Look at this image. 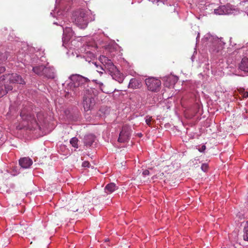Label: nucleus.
<instances>
[{
	"label": "nucleus",
	"instance_id": "f257e3e1",
	"mask_svg": "<svg viewBox=\"0 0 248 248\" xmlns=\"http://www.w3.org/2000/svg\"><path fill=\"white\" fill-rule=\"evenodd\" d=\"M85 201L83 202L81 199L71 200L69 203V209L72 212H77L80 214L85 213V214L88 215V210H86V207H85Z\"/></svg>",
	"mask_w": 248,
	"mask_h": 248
},
{
	"label": "nucleus",
	"instance_id": "f03ea898",
	"mask_svg": "<svg viewBox=\"0 0 248 248\" xmlns=\"http://www.w3.org/2000/svg\"><path fill=\"white\" fill-rule=\"evenodd\" d=\"M93 92L92 89H88L85 91L83 101V106L85 110H91L95 105V100Z\"/></svg>",
	"mask_w": 248,
	"mask_h": 248
},
{
	"label": "nucleus",
	"instance_id": "7ed1b4c3",
	"mask_svg": "<svg viewBox=\"0 0 248 248\" xmlns=\"http://www.w3.org/2000/svg\"><path fill=\"white\" fill-rule=\"evenodd\" d=\"M71 80L73 82L71 83V87H73V91L77 94L84 88V83L87 81V78L80 75H75L71 77Z\"/></svg>",
	"mask_w": 248,
	"mask_h": 248
},
{
	"label": "nucleus",
	"instance_id": "20e7f679",
	"mask_svg": "<svg viewBox=\"0 0 248 248\" xmlns=\"http://www.w3.org/2000/svg\"><path fill=\"white\" fill-rule=\"evenodd\" d=\"M74 23L81 29L85 28L88 24V18L83 11L78 12L74 16Z\"/></svg>",
	"mask_w": 248,
	"mask_h": 248
},
{
	"label": "nucleus",
	"instance_id": "39448f33",
	"mask_svg": "<svg viewBox=\"0 0 248 248\" xmlns=\"http://www.w3.org/2000/svg\"><path fill=\"white\" fill-rule=\"evenodd\" d=\"M20 116L23 121L27 122L26 126L28 128L32 129L35 128L38 126V123L34 117L31 114H26L25 110H22L21 111Z\"/></svg>",
	"mask_w": 248,
	"mask_h": 248
},
{
	"label": "nucleus",
	"instance_id": "423d86ee",
	"mask_svg": "<svg viewBox=\"0 0 248 248\" xmlns=\"http://www.w3.org/2000/svg\"><path fill=\"white\" fill-rule=\"evenodd\" d=\"M145 83L148 90L153 92H157L160 89L161 81L154 78H149L145 79Z\"/></svg>",
	"mask_w": 248,
	"mask_h": 248
},
{
	"label": "nucleus",
	"instance_id": "0eeeda50",
	"mask_svg": "<svg viewBox=\"0 0 248 248\" xmlns=\"http://www.w3.org/2000/svg\"><path fill=\"white\" fill-rule=\"evenodd\" d=\"M131 129L129 126L124 125L120 133L118 141L120 142H127L130 138Z\"/></svg>",
	"mask_w": 248,
	"mask_h": 248
},
{
	"label": "nucleus",
	"instance_id": "6e6552de",
	"mask_svg": "<svg viewBox=\"0 0 248 248\" xmlns=\"http://www.w3.org/2000/svg\"><path fill=\"white\" fill-rule=\"evenodd\" d=\"M99 60L104 65L105 68L108 70L110 74L114 72V70L116 71V67L113 64L111 61L107 57L103 55L99 57Z\"/></svg>",
	"mask_w": 248,
	"mask_h": 248
},
{
	"label": "nucleus",
	"instance_id": "1a4fd4ad",
	"mask_svg": "<svg viewBox=\"0 0 248 248\" xmlns=\"http://www.w3.org/2000/svg\"><path fill=\"white\" fill-rule=\"evenodd\" d=\"M232 13V10L229 5L221 6L214 10V13L218 15H228Z\"/></svg>",
	"mask_w": 248,
	"mask_h": 248
},
{
	"label": "nucleus",
	"instance_id": "9d476101",
	"mask_svg": "<svg viewBox=\"0 0 248 248\" xmlns=\"http://www.w3.org/2000/svg\"><path fill=\"white\" fill-rule=\"evenodd\" d=\"M9 79L10 83L25 84V82L22 78L19 75L15 73L10 74Z\"/></svg>",
	"mask_w": 248,
	"mask_h": 248
},
{
	"label": "nucleus",
	"instance_id": "9b49d317",
	"mask_svg": "<svg viewBox=\"0 0 248 248\" xmlns=\"http://www.w3.org/2000/svg\"><path fill=\"white\" fill-rule=\"evenodd\" d=\"M20 166L25 169L29 168L32 164V161L29 157H23L19 160Z\"/></svg>",
	"mask_w": 248,
	"mask_h": 248
},
{
	"label": "nucleus",
	"instance_id": "f8f14e48",
	"mask_svg": "<svg viewBox=\"0 0 248 248\" xmlns=\"http://www.w3.org/2000/svg\"><path fill=\"white\" fill-rule=\"evenodd\" d=\"M113 79L117 81L119 83H122L124 79V75L117 69L114 70V72L110 74Z\"/></svg>",
	"mask_w": 248,
	"mask_h": 248
},
{
	"label": "nucleus",
	"instance_id": "ddd939ff",
	"mask_svg": "<svg viewBox=\"0 0 248 248\" xmlns=\"http://www.w3.org/2000/svg\"><path fill=\"white\" fill-rule=\"evenodd\" d=\"M239 67L242 71L248 73V57H245L242 59Z\"/></svg>",
	"mask_w": 248,
	"mask_h": 248
},
{
	"label": "nucleus",
	"instance_id": "4468645a",
	"mask_svg": "<svg viewBox=\"0 0 248 248\" xmlns=\"http://www.w3.org/2000/svg\"><path fill=\"white\" fill-rule=\"evenodd\" d=\"M43 76L47 78L53 79L55 78L54 73L53 72V70L49 67L46 66Z\"/></svg>",
	"mask_w": 248,
	"mask_h": 248
},
{
	"label": "nucleus",
	"instance_id": "2eb2a0df",
	"mask_svg": "<svg viewBox=\"0 0 248 248\" xmlns=\"http://www.w3.org/2000/svg\"><path fill=\"white\" fill-rule=\"evenodd\" d=\"M141 86V82L136 78H132L129 83V88L132 89H138Z\"/></svg>",
	"mask_w": 248,
	"mask_h": 248
},
{
	"label": "nucleus",
	"instance_id": "dca6fc26",
	"mask_svg": "<svg viewBox=\"0 0 248 248\" xmlns=\"http://www.w3.org/2000/svg\"><path fill=\"white\" fill-rule=\"evenodd\" d=\"M95 137L92 134H89L85 136L84 138V144L86 146H91L94 141Z\"/></svg>",
	"mask_w": 248,
	"mask_h": 248
},
{
	"label": "nucleus",
	"instance_id": "f3484780",
	"mask_svg": "<svg viewBox=\"0 0 248 248\" xmlns=\"http://www.w3.org/2000/svg\"><path fill=\"white\" fill-rule=\"evenodd\" d=\"M117 189L115 184L113 183L108 184L105 188V192L108 194H110Z\"/></svg>",
	"mask_w": 248,
	"mask_h": 248
},
{
	"label": "nucleus",
	"instance_id": "a211bd4d",
	"mask_svg": "<svg viewBox=\"0 0 248 248\" xmlns=\"http://www.w3.org/2000/svg\"><path fill=\"white\" fill-rule=\"evenodd\" d=\"M73 36L72 30L70 28H65L63 31V38L64 41H68Z\"/></svg>",
	"mask_w": 248,
	"mask_h": 248
},
{
	"label": "nucleus",
	"instance_id": "6ab92c4d",
	"mask_svg": "<svg viewBox=\"0 0 248 248\" xmlns=\"http://www.w3.org/2000/svg\"><path fill=\"white\" fill-rule=\"evenodd\" d=\"M45 66L39 65L33 67L32 71L38 76H43Z\"/></svg>",
	"mask_w": 248,
	"mask_h": 248
},
{
	"label": "nucleus",
	"instance_id": "aec40b11",
	"mask_svg": "<svg viewBox=\"0 0 248 248\" xmlns=\"http://www.w3.org/2000/svg\"><path fill=\"white\" fill-rule=\"evenodd\" d=\"M243 238L245 241H248V220L246 222L244 228Z\"/></svg>",
	"mask_w": 248,
	"mask_h": 248
},
{
	"label": "nucleus",
	"instance_id": "412c9836",
	"mask_svg": "<svg viewBox=\"0 0 248 248\" xmlns=\"http://www.w3.org/2000/svg\"><path fill=\"white\" fill-rule=\"evenodd\" d=\"M10 74H4L0 77V87L5 85L6 79L9 78Z\"/></svg>",
	"mask_w": 248,
	"mask_h": 248
},
{
	"label": "nucleus",
	"instance_id": "4be33fe9",
	"mask_svg": "<svg viewBox=\"0 0 248 248\" xmlns=\"http://www.w3.org/2000/svg\"><path fill=\"white\" fill-rule=\"evenodd\" d=\"M101 90L106 93H108L111 91H109L108 88H106V85H104L103 83L99 82L98 83Z\"/></svg>",
	"mask_w": 248,
	"mask_h": 248
},
{
	"label": "nucleus",
	"instance_id": "5701e85b",
	"mask_svg": "<svg viewBox=\"0 0 248 248\" xmlns=\"http://www.w3.org/2000/svg\"><path fill=\"white\" fill-rule=\"evenodd\" d=\"M78 140L77 138L75 137L72 138L70 141V142L71 144L72 145V146L76 148H78Z\"/></svg>",
	"mask_w": 248,
	"mask_h": 248
},
{
	"label": "nucleus",
	"instance_id": "b1692460",
	"mask_svg": "<svg viewBox=\"0 0 248 248\" xmlns=\"http://www.w3.org/2000/svg\"><path fill=\"white\" fill-rule=\"evenodd\" d=\"M94 65L96 66L97 68L96 71L100 74H102L103 73V71H105L103 67L101 65L99 66L96 64V62L94 63Z\"/></svg>",
	"mask_w": 248,
	"mask_h": 248
},
{
	"label": "nucleus",
	"instance_id": "393cba45",
	"mask_svg": "<svg viewBox=\"0 0 248 248\" xmlns=\"http://www.w3.org/2000/svg\"><path fill=\"white\" fill-rule=\"evenodd\" d=\"M152 120V117L147 116L145 119V122H146V124L147 125H148L149 126H151L152 125V123H151Z\"/></svg>",
	"mask_w": 248,
	"mask_h": 248
},
{
	"label": "nucleus",
	"instance_id": "a878e982",
	"mask_svg": "<svg viewBox=\"0 0 248 248\" xmlns=\"http://www.w3.org/2000/svg\"><path fill=\"white\" fill-rule=\"evenodd\" d=\"M2 87H0V97L4 96L7 93V92L5 90L3 89Z\"/></svg>",
	"mask_w": 248,
	"mask_h": 248
},
{
	"label": "nucleus",
	"instance_id": "bb28decb",
	"mask_svg": "<svg viewBox=\"0 0 248 248\" xmlns=\"http://www.w3.org/2000/svg\"><path fill=\"white\" fill-rule=\"evenodd\" d=\"M208 169V165L207 164H202L201 166V169L204 172L206 171Z\"/></svg>",
	"mask_w": 248,
	"mask_h": 248
},
{
	"label": "nucleus",
	"instance_id": "cd10ccee",
	"mask_svg": "<svg viewBox=\"0 0 248 248\" xmlns=\"http://www.w3.org/2000/svg\"><path fill=\"white\" fill-rule=\"evenodd\" d=\"M4 89L8 93L9 91L12 90L13 87H12V86L10 85H5V84L4 85Z\"/></svg>",
	"mask_w": 248,
	"mask_h": 248
},
{
	"label": "nucleus",
	"instance_id": "c85d7f7f",
	"mask_svg": "<svg viewBox=\"0 0 248 248\" xmlns=\"http://www.w3.org/2000/svg\"><path fill=\"white\" fill-rule=\"evenodd\" d=\"M82 166L83 167H88V168H89L90 167V163L88 162V161H84L83 163H82Z\"/></svg>",
	"mask_w": 248,
	"mask_h": 248
},
{
	"label": "nucleus",
	"instance_id": "c756f323",
	"mask_svg": "<svg viewBox=\"0 0 248 248\" xmlns=\"http://www.w3.org/2000/svg\"><path fill=\"white\" fill-rule=\"evenodd\" d=\"M163 175H164V173L163 172H161L160 173H159L158 176L154 175V176L152 177V179L153 180H154V179H155V178H157L158 177H162Z\"/></svg>",
	"mask_w": 248,
	"mask_h": 248
},
{
	"label": "nucleus",
	"instance_id": "7c9ffc66",
	"mask_svg": "<svg viewBox=\"0 0 248 248\" xmlns=\"http://www.w3.org/2000/svg\"><path fill=\"white\" fill-rule=\"evenodd\" d=\"M206 149L205 145H202L201 148L198 149L199 151L200 152H203Z\"/></svg>",
	"mask_w": 248,
	"mask_h": 248
},
{
	"label": "nucleus",
	"instance_id": "2f4dec72",
	"mask_svg": "<svg viewBox=\"0 0 248 248\" xmlns=\"http://www.w3.org/2000/svg\"><path fill=\"white\" fill-rule=\"evenodd\" d=\"M5 68L4 66H0V74L3 73L5 71Z\"/></svg>",
	"mask_w": 248,
	"mask_h": 248
},
{
	"label": "nucleus",
	"instance_id": "473e14b6",
	"mask_svg": "<svg viewBox=\"0 0 248 248\" xmlns=\"http://www.w3.org/2000/svg\"><path fill=\"white\" fill-rule=\"evenodd\" d=\"M242 95L244 98H248V92H243L242 93Z\"/></svg>",
	"mask_w": 248,
	"mask_h": 248
},
{
	"label": "nucleus",
	"instance_id": "72a5a7b5",
	"mask_svg": "<svg viewBox=\"0 0 248 248\" xmlns=\"http://www.w3.org/2000/svg\"><path fill=\"white\" fill-rule=\"evenodd\" d=\"M149 171L147 170H146L142 172V174L144 176L148 175L149 174Z\"/></svg>",
	"mask_w": 248,
	"mask_h": 248
},
{
	"label": "nucleus",
	"instance_id": "f704fd0d",
	"mask_svg": "<svg viewBox=\"0 0 248 248\" xmlns=\"http://www.w3.org/2000/svg\"><path fill=\"white\" fill-rule=\"evenodd\" d=\"M42 115V113H38L37 114V119H38V120L39 121H42V119L40 118V117Z\"/></svg>",
	"mask_w": 248,
	"mask_h": 248
},
{
	"label": "nucleus",
	"instance_id": "c9c22d12",
	"mask_svg": "<svg viewBox=\"0 0 248 248\" xmlns=\"http://www.w3.org/2000/svg\"><path fill=\"white\" fill-rule=\"evenodd\" d=\"M2 57V56H1V55H0V57Z\"/></svg>",
	"mask_w": 248,
	"mask_h": 248
}]
</instances>
